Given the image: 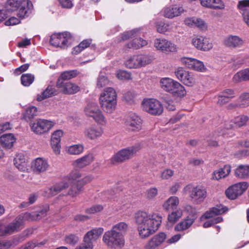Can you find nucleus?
I'll return each instance as SVG.
<instances>
[{
	"label": "nucleus",
	"instance_id": "obj_1",
	"mask_svg": "<svg viewBox=\"0 0 249 249\" xmlns=\"http://www.w3.org/2000/svg\"><path fill=\"white\" fill-rule=\"evenodd\" d=\"M134 219L138 225L141 237L146 238L154 233L161 223V217L156 213L139 211L135 213Z\"/></svg>",
	"mask_w": 249,
	"mask_h": 249
},
{
	"label": "nucleus",
	"instance_id": "obj_2",
	"mask_svg": "<svg viewBox=\"0 0 249 249\" xmlns=\"http://www.w3.org/2000/svg\"><path fill=\"white\" fill-rule=\"evenodd\" d=\"M101 107L106 113H113L116 109L117 94L112 88H107L104 89L99 98Z\"/></svg>",
	"mask_w": 249,
	"mask_h": 249
},
{
	"label": "nucleus",
	"instance_id": "obj_3",
	"mask_svg": "<svg viewBox=\"0 0 249 249\" xmlns=\"http://www.w3.org/2000/svg\"><path fill=\"white\" fill-rule=\"evenodd\" d=\"M228 208L222 205H217L216 207H213L209 211H207L200 218L201 220H203L206 219L212 218L213 219L209 220L205 222L203 224L204 228H208L214 225L221 222L223 218L221 216H217L214 218L215 216L220 215L228 211Z\"/></svg>",
	"mask_w": 249,
	"mask_h": 249
},
{
	"label": "nucleus",
	"instance_id": "obj_4",
	"mask_svg": "<svg viewBox=\"0 0 249 249\" xmlns=\"http://www.w3.org/2000/svg\"><path fill=\"white\" fill-rule=\"evenodd\" d=\"M161 88L165 91L178 96H184L186 94L184 87L173 79L165 77L160 80Z\"/></svg>",
	"mask_w": 249,
	"mask_h": 249
},
{
	"label": "nucleus",
	"instance_id": "obj_5",
	"mask_svg": "<svg viewBox=\"0 0 249 249\" xmlns=\"http://www.w3.org/2000/svg\"><path fill=\"white\" fill-rule=\"evenodd\" d=\"M142 148V144L138 143L132 146L122 149L112 157L111 161L113 164L124 162L133 157Z\"/></svg>",
	"mask_w": 249,
	"mask_h": 249
},
{
	"label": "nucleus",
	"instance_id": "obj_6",
	"mask_svg": "<svg viewBox=\"0 0 249 249\" xmlns=\"http://www.w3.org/2000/svg\"><path fill=\"white\" fill-rule=\"evenodd\" d=\"M103 241L108 248H122L124 245L123 235L111 229L105 232L103 237Z\"/></svg>",
	"mask_w": 249,
	"mask_h": 249
},
{
	"label": "nucleus",
	"instance_id": "obj_7",
	"mask_svg": "<svg viewBox=\"0 0 249 249\" xmlns=\"http://www.w3.org/2000/svg\"><path fill=\"white\" fill-rule=\"evenodd\" d=\"M84 112L87 116L92 118L98 124L101 125L106 124L107 120L97 103L88 104L84 109Z\"/></svg>",
	"mask_w": 249,
	"mask_h": 249
},
{
	"label": "nucleus",
	"instance_id": "obj_8",
	"mask_svg": "<svg viewBox=\"0 0 249 249\" xmlns=\"http://www.w3.org/2000/svg\"><path fill=\"white\" fill-rule=\"evenodd\" d=\"M143 109L147 112L154 115L161 114L163 110L160 101L155 99H144L142 103Z\"/></svg>",
	"mask_w": 249,
	"mask_h": 249
},
{
	"label": "nucleus",
	"instance_id": "obj_9",
	"mask_svg": "<svg viewBox=\"0 0 249 249\" xmlns=\"http://www.w3.org/2000/svg\"><path fill=\"white\" fill-rule=\"evenodd\" d=\"M71 36L70 33L53 34L50 39V43L53 46L65 49L71 44Z\"/></svg>",
	"mask_w": 249,
	"mask_h": 249
},
{
	"label": "nucleus",
	"instance_id": "obj_10",
	"mask_svg": "<svg viewBox=\"0 0 249 249\" xmlns=\"http://www.w3.org/2000/svg\"><path fill=\"white\" fill-rule=\"evenodd\" d=\"M53 122L44 120L38 119L30 124L31 130L36 134H42L48 132L54 125Z\"/></svg>",
	"mask_w": 249,
	"mask_h": 249
},
{
	"label": "nucleus",
	"instance_id": "obj_11",
	"mask_svg": "<svg viewBox=\"0 0 249 249\" xmlns=\"http://www.w3.org/2000/svg\"><path fill=\"white\" fill-rule=\"evenodd\" d=\"M142 124L141 118L135 113H130L125 120V125L129 131H140L142 128Z\"/></svg>",
	"mask_w": 249,
	"mask_h": 249
},
{
	"label": "nucleus",
	"instance_id": "obj_12",
	"mask_svg": "<svg viewBox=\"0 0 249 249\" xmlns=\"http://www.w3.org/2000/svg\"><path fill=\"white\" fill-rule=\"evenodd\" d=\"M154 47L163 53L177 52V46L171 41L163 38H156L154 40Z\"/></svg>",
	"mask_w": 249,
	"mask_h": 249
},
{
	"label": "nucleus",
	"instance_id": "obj_13",
	"mask_svg": "<svg viewBox=\"0 0 249 249\" xmlns=\"http://www.w3.org/2000/svg\"><path fill=\"white\" fill-rule=\"evenodd\" d=\"M249 186L246 182L236 183L229 187L226 191L227 196L231 199H234L241 195Z\"/></svg>",
	"mask_w": 249,
	"mask_h": 249
},
{
	"label": "nucleus",
	"instance_id": "obj_14",
	"mask_svg": "<svg viewBox=\"0 0 249 249\" xmlns=\"http://www.w3.org/2000/svg\"><path fill=\"white\" fill-rule=\"evenodd\" d=\"M191 43L197 49L203 51H208L213 47L212 43L209 38L202 36H192Z\"/></svg>",
	"mask_w": 249,
	"mask_h": 249
},
{
	"label": "nucleus",
	"instance_id": "obj_15",
	"mask_svg": "<svg viewBox=\"0 0 249 249\" xmlns=\"http://www.w3.org/2000/svg\"><path fill=\"white\" fill-rule=\"evenodd\" d=\"M174 73L176 77L186 86L191 87L196 83L193 74L182 67L178 68Z\"/></svg>",
	"mask_w": 249,
	"mask_h": 249
},
{
	"label": "nucleus",
	"instance_id": "obj_16",
	"mask_svg": "<svg viewBox=\"0 0 249 249\" xmlns=\"http://www.w3.org/2000/svg\"><path fill=\"white\" fill-rule=\"evenodd\" d=\"M104 133L102 127L92 124L86 127L84 134L86 138L90 140H95L101 137Z\"/></svg>",
	"mask_w": 249,
	"mask_h": 249
},
{
	"label": "nucleus",
	"instance_id": "obj_17",
	"mask_svg": "<svg viewBox=\"0 0 249 249\" xmlns=\"http://www.w3.org/2000/svg\"><path fill=\"white\" fill-rule=\"evenodd\" d=\"M244 43V40L241 37L236 35H228L223 40L224 45L231 49L241 48Z\"/></svg>",
	"mask_w": 249,
	"mask_h": 249
},
{
	"label": "nucleus",
	"instance_id": "obj_18",
	"mask_svg": "<svg viewBox=\"0 0 249 249\" xmlns=\"http://www.w3.org/2000/svg\"><path fill=\"white\" fill-rule=\"evenodd\" d=\"M31 168L36 174L43 173L49 170L50 165L47 160L43 158H37L31 163Z\"/></svg>",
	"mask_w": 249,
	"mask_h": 249
},
{
	"label": "nucleus",
	"instance_id": "obj_19",
	"mask_svg": "<svg viewBox=\"0 0 249 249\" xmlns=\"http://www.w3.org/2000/svg\"><path fill=\"white\" fill-rule=\"evenodd\" d=\"M190 197L196 203L203 202L207 196V192L204 187L196 186L192 188L191 192Z\"/></svg>",
	"mask_w": 249,
	"mask_h": 249
},
{
	"label": "nucleus",
	"instance_id": "obj_20",
	"mask_svg": "<svg viewBox=\"0 0 249 249\" xmlns=\"http://www.w3.org/2000/svg\"><path fill=\"white\" fill-rule=\"evenodd\" d=\"M166 237V234L164 232H160L154 235L144 245V249H156L164 242Z\"/></svg>",
	"mask_w": 249,
	"mask_h": 249
},
{
	"label": "nucleus",
	"instance_id": "obj_21",
	"mask_svg": "<svg viewBox=\"0 0 249 249\" xmlns=\"http://www.w3.org/2000/svg\"><path fill=\"white\" fill-rule=\"evenodd\" d=\"M33 4L29 0H22L19 1L18 15L22 18L28 17L32 12Z\"/></svg>",
	"mask_w": 249,
	"mask_h": 249
},
{
	"label": "nucleus",
	"instance_id": "obj_22",
	"mask_svg": "<svg viewBox=\"0 0 249 249\" xmlns=\"http://www.w3.org/2000/svg\"><path fill=\"white\" fill-rule=\"evenodd\" d=\"M103 231L104 229L102 228L93 229L88 231L84 237V243L93 246L92 242L98 239Z\"/></svg>",
	"mask_w": 249,
	"mask_h": 249
},
{
	"label": "nucleus",
	"instance_id": "obj_23",
	"mask_svg": "<svg viewBox=\"0 0 249 249\" xmlns=\"http://www.w3.org/2000/svg\"><path fill=\"white\" fill-rule=\"evenodd\" d=\"M69 184L65 181H62L57 183L51 188H48L44 191V196L49 197L54 196L63 190L68 188Z\"/></svg>",
	"mask_w": 249,
	"mask_h": 249
},
{
	"label": "nucleus",
	"instance_id": "obj_24",
	"mask_svg": "<svg viewBox=\"0 0 249 249\" xmlns=\"http://www.w3.org/2000/svg\"><path fill=\"white\" fill-rule=\"evenodd\" d=\"M63 134V132L62 130H57L54 131L52 135L51 145L53 152L56 155L59 154L60 152V142Z\"/></svg>",
	"mask_w": 249,
	"mask_h": 249
},
{
	"label": "nucleus",
	"instance_id": "obj_25",
	"mask_svg": "<svg viewBox=\"0 0 249 249\" xmlns=\"http://www.w3.org/2000/svg\"><path fill=\"white\" fill-rule=\"evenodd\" d=\"M92 154H88L79 158L72 162V166L76 169H82L89 165L93 160Z\"/></svg>",
	"mask_w": 249,
	"mask_h": 249
},
{
	"label": "nucleus",
	"instance_id": "obj_26",
	"mask_svg": "<svg viewBox=\"0 0 249 249\" xmlns=\"http://www.w3.org/2000/svg\"><path fill=\"white\" fill-rule=\"evenodd\" d=\"M235 97V91L232 89H225L222 91L218 95L217 104L223 105L228 103L231 99Z\"/></svg>",
	"mask_w": 249,
	"mask_h": 249
},
{
	"label": "nucleus",
	"instance_id": "obj_27",
	"mask_svg": "<svg viewBox=\"0 0 249 249\" xmlns=\"http://www.w3.org/2000/svg\"><path fill=\"white\" fill-rule=\"evenodd\" d=\"M184 12L182 7L174 5L173 7H168L164 8L162 11V15L165 18H172L174 17L179 16Z\"/></svg>",
	"mask_w": 249,
	"mask_h": 249
},
{
	"label": "nucleus",
	"instance_id": "obj_28",
	"mask_svg": "<svg viewBox=\"0 0 249 249\" xmlns=\"http://www.w3.org/2000/svg\"><path fill=\"white\" fill-rule=\"evenodd\" d=\"M19 231L22 228L24 221L36 220L35 213H24L17 216L14 220Z\"/></svg>",
	"mask_w": 249,
	"mask_h": 249
},
{
	"label": "nucleus",
	"instance_id": "obj_29",
	"mask_svg": "<svg viewBox=\"0 0 249 249\" xmlns=\"http://www.w3.org/2000/svg\"><path fill=\"white\" fill-rule=\"evenodd\" d=\"M18 231L19 230L16 224L15 220L7 225H5L3 223L0 222V236L11 234L14 232Z\"/></svg>",
	"mask_w": 249,
	"mask_h": 249
},
{
	"label": "nucleus",
	"instance_id": "obj_30",
	"mask_svg": "<svg viewBox=\"0 0 249 249\" xmlns=\"http://www.w3.org/2000/svg\"><path fill=\"white\" fill-rule=\"evenodd\" d=\"M16 167L20 171L25 172L28 170V161L22 153L17 154L14 159Z\"/></svg>",
	"mask_w": 249,
	"mask_h": 249
},
{
	"label": "nucleus",
	"instance_id": "obj_31",
	"mask_svg": "<svg viewBox=\"0 0 249 249\" xmlns=\"http://www.w3.org/2000/svg\"><path fill=\"white\" fill-rule=\"evenodd\" d=\"M16 139L11 133L4 134L0 137V143L5 148L10 149L13 147Z\"/></svg>",
	"mask_w": 249,
	"mask_h": 249
},
{
	"label": "nucleus",
	"instance_id": "obj_32",
	"mask_svg": "<svg viewBox=\"0 0 249 249\" xmlns=\"http://www.w3.org/2000/svg\"><path fill=\"white\" fill-rule=\"evenodd\" d=\"M78 74L76 71H65L61 74L58 79L56 83L57 87H61L63 86V84L65 83V80H68L75 77Z\"/></svg>",
	"mask_w": 249,
	"mask_h": 249
},
{
	"label": "nucleus",
	"instance_id": "obj_33",
	"mask_svg": "<svg viewBox=\"0 0 249 249\" xmlns=\"http://www.w3.org/2000/svg\"><path fill=\"white\" fill-rule=\"evenodd\" d=\"M234 175L240 179L249 178V165H239L235 169Z\"/></svg>",
	"mask_w": 249,
	"mask_h": 249
},
{
	"label": "nucleus",
	"instance_id": "obj_34",
	"mask_svg": "<svg viewBox=\"0 0 249 249\" xmlns=\"http://www.w3.org/2000/svg\"><path fill=\"white\" fill-rule=\"evenodd\" d=\"M230 172L231 166L229 165H226L223 168L214 171L212 175V178L217 180H219L222 178L226 177Z\"/></svg>",
	"mask_w": 249,
	"mask_h": 249
},
{
	"label": "nucleus",
	"instance_id": "obj_35",
	"mask_svg": "<svg viewBox=\"0 0 249 249\" xmlns=\"http://www.w3.org/2000/svg\"><path fill=\"white\" fill-rule=\"evenodd\" d=\"M179 204V199L177 196H170L163 204L162 207L164 210L169 211L176 209Z\"/></svg>",
	"mask_w": 249,
	"mask_h": 249
},
{
	"label": "nucleus",
	"instance_id": "obj_36",
	"mask_svg": "<svg viewBox=\"0 0 249 249\" xmlns=\"http://www.w3.org/2000/svg\"><path fill=\"white\" fill-rule=\"evenodd\" d=\"M57 88L60 89L61 91L65 94H74L80 89L77 85L71 82H66L61 87Z\"/></svg>",
	"mask_w": 249,
	"mask_h": 249
},
{
	"label": "nucleus",
	"instance_id": "obj_37",
	"mask_svg": "<svg viewBox=\"0 0 249 249\" xmlns=\"http://www.w3.org/2000/svg\"><path fill=\"white\" fill-rule=\"evenodd\" d=\"M232 80L236 83L242 81H249V68L237 72L234 75Z\"/></svg>",
	"mask_w": 249,
	"mask_h": 249
},
{
	"label": "nucleus",
	"instance_id": "obj_38",
	"mask_svg": "<svg viewBox=\"0 0 249 249\" xmlns=\"http://www.w3.org/2000/svg\"><path fill=\"white\" fill-rule=\"evenodd\" d=\"M57 94V91L52 86H49L40 95L37 96V100L40 101Z\"/></svg>",
	"mask_w": 249,
	"mask_h": 249
},
{
	"label": "nucleus",
	"instance_id": "obj_39",
	"mask_svg": "<svg viewBox=\"0 0 249 249\" xmlns=\"http://www.w3.org/2000/svg\"><path fill=\"white\" fill-rule=\"evenodd\" d=\"M147 44V41L142 38H135L127 44V47L129 49H138L144 47Z\"/></svg>",
	"mask_w": 249,
	"mask_h": 249
},
{
	"label": "nucleus",
	"instance_id": "obj_40",
	"mask_svg": "<svg viewBox=\"0 0 249 249\" xmlns=\"http://www.w3.org/2000/svg\"><path fill=\"white\" fill-rule=\"evenodd\" d=\"M91 43L92 39H86L83 40L78 45L73 48L72 53L75 55L80 53L83 50L89 47Z\"/></svg>",
	"mask_w": 249,
	"mask_h": 249
},
{
	"label": "nucleus",
	"instance_id": "obj_41",
	"mask_svg": "<svg viewBox=\"0 0 249 249\" xmlns=\"http://www.w3.org/2000/svg\"><path fill=\"white\" fill-rule=\"evenodd\" d=\"M194 218H187L179 222L175 228L176 231H180L188 229L194 222Z\"/></svg>",
	"mask_w": 249,
	"mask_h": 249
},
{
	"label": "nucleus",
	"instance_id": "obj_42",
	"mask_svg": "<svg viewBox=\"0 0 249 249\" xmlns=\"http://www.w3.org/2000/svg\"><path fill=\"white\" fill-rule=\"evenodd\" d=\"M18 237H15L10 240L0 241V249H8L12 246H16L20 243Z\"/></svg>",
	"mask_w": 249,
	"mask_h": 249
},
{
	"label": "nucleus",
	"instance_id": "obj_43",
	"mask_svg": "<svg viewBox=\"0 0 249 249\" xmlns=\"http://www.w3.org/2000/svg\"><path fill=\"white\" fill-rule=\"evenodd\" d=\"M83 191V186L82 184L78 182V183L71 186L68 194L72 197H75L82 193Z\"/></svg>",
	"mask_w": 249,
	"mask_h": 249
},
{
	"label": "nucleus",
	"instance_id": "obj_44",
	"mask_svg": "<svg viewBox=\"0 0 249 249\" xmlns=\"http://www.w3.org/2000/svg\"><path fill=\"white\" fill-rule=\"evenodd\" d=\"M137 55L140 68L150 64L153 61V58L149 55L140 54Z\"/></svg>",
	"mask_w": 249,
	"mask_h": 249
},
{
	"label": "nucleus",
	"instance_id": "obj_45",
	"mask_svg": "<svg viewBox=\"0 0 249 249\" xmlns=\"http://www.w3.org/2000/svg\"><path fill=\"white\" fill-rule=\"evenodd\" d=\"M119 233H121L122 235L124 236V234L126 232L128 229L127 224L124 222H119L114 225L111 228Z\"/></svg>",
	"mask_w": 249,
	"mask_h": 249
},
{
	"label": "nucleus",
	"instance_id": "obj_46",
	"mask_svg": "<svg viewBox=\"0 0 249 249\" xmlns=\"http://www.w3.org/2000/svg\"><path fill=\"white\" fill-rule=\"evenodd\" d=\"M182 215V211L180 209L177 210L168 215V222L173 224L176 222Z\"/></svg>",
	"mask_w": 249,
	"mask_h": 249
},
{
	"label": "nucleus",
	"instance_id": "obj_47",
	"mask_svg": "<svg viewBox=\"0 0 249 249\" xmlns=\"http://www.w3.org/2000/svg\"><path fill=\"white\" fill-rule=\"evenodd\" d=\"M125 66L130 69L139 68V64L138 61V55H135L129 58L125 61Z\"/></svg>",
	"mask_w": 249,
	"mask_h": 249
},
{
	"label": "nucleus",
	"instance_id": "obj_48",
	"mask_svg": "<svg viewBox=\"0 0 249 249\" xmlns=\"http://www.w3.org/2000/svg\"><path fill=\"white\" fill-rule=\"evenodd\" d=\"M239 107H246L249 106V92L242 93L238 99Z\"/></svg>",
	"mask_w": 249,
	"mask_h": 249
},
{
	"label": "nucleus",
	"instance_id": "obj_49",
	"mask_svg": "<svg viewBox=\"0 0 249 249\" xmlns=\"http://www.w3.org/2000/svg\"><path fill=\"white\" fill-rule=\"evenodd\" d=\"M34 75L30 73L22 74L20 78L21 84L26 87L30 86L34 82Z\"/></svg>",
	"mask_w": 249,
	"mask_h": 249
},
{
	"label": "nucleus",
	"instance_id": "obj_50",
	"mask_svg": "<svg viewBox=\"0 0 249 249\" xmlns=\"http://www.w3.org/2000/svg\"><path fill=\"white\" fill-rule=\"evenodd\" d=\"M157 32L160 33H165L170 31L172 29V26L169 23H159L156 24Z\"/></svg>",
	"mask_w": 249,
	"mask_h": 249
},
{
	"label": "nucleus",
	"instance_id": "obj_51",
	"mask_svg": "<svg viewBox=\"0 0 249 249\" xmlns=\"http://www.w3.org/2000/svg\"><path fill=\"white\" fill-rule=\"evenodd\" d=\"M84 150V146L82 144H75L70 146L68 152L71 155H79Z\"/></svg>",
	"mask_w": 249,
	"mask_h": 249
},
{
	"label": "nucleus",
	"instance_id": "obj_52",
	"mask_svg": "<svg viewBox=\"0 0 249 249\" xmlns=\"http://www.w3.org/2000/svg\"><path fill=\"white\" fill-rule=\"evenodd\" d=\"M249 119L247 116L240 115L234 118L233 123L236 126L241 127L246 125Z\"/></svg>",
	"mask_w": 249,
	"mask_h": 249
},
{
	"label": "nucleus",
	"instance_id": "obj_53",
	"mask_svg": "<svg viewBox=\"0 0 249 249\" xmlns=\"http://www.w3.org/2000/svg\"><path fill=\"white\" fill-rule=\"evenodd\" d=\"M19 1L16 0H8L6 4V9L8 12H13L18 9Z\"/></svg>",
	"mask_w": 249,
	"mask_h": 249
},
{
	"label": "nucleus",
	"instance_id": "obj_54",
	"mask_svg": "<svg viewBox=\"0 0 249 249\" xmlns=\"http://www.w3.org/2000/svg\"><path fill=\"white\" fill-rule=\"evenodd\" d=\"M210 5V9L214 10H223L225 7V4L223 0H212Z\"/></svg>",
	"mask_w": 249,
	"mask_h": 249
},
{
	"label": "nucleus",
	"instance_id": "obj_55",
	"mask_svg": "<svg viewBox=\"0 0 249 249\" xmlns=\"http://www.w3.org/2000/svg\"><path fill=\"white\" fill-rule=\"evenodd\" d=\"M237 7L242 14L249 12V0H242L238 2Z\"/></svg>",
	"mask_w": 249,
	"mask_h": 249
},
{
	"label": "nucleus",
	"instance_id": "obj_56",
	"mask_svg": "<svg viewBox=\"0 0 249 249\" xmlns=\"http://www.w3.org/2000/svg\"><path fill=\"white\" fill-rule=\"evenodd\" d=\"M37 108L34 106L29 107L27 108L24 114L25 119H30L36 115Z\"/></svg>",
	"mask_w": 249,
	"mask_h": 249
},
{
	"label": "nucleus",
	"instance_id": "obj_57",
	"mask_svg": "<svg viewBox=\"0 0 249 249\" xmlns=\"http://www.w3.org/2000/svg\"><path fill=\"white\" fill-rule=\"evenodd\" d=\"M206 69L203 62L195 59L192 70L197 71L203 72Z\"/></svg>",
	"mask_w": 249,
	"mask_h": 249
},
{
	"label": "nucleus",
	"instance_id": "obj_58",
	"mask_svg": "<svg viewBox=\"0 0 249 249\" xmlns=\"http://www.w3.org/2000/svg\"><path fill=\"white\" fill-rule=\"evenodd\" d=\"M195 59L193 58L183 57L180 59V62L186 68L192 69L193 64H194L195 62Z\"/></svg>",
	"mask_w": 249,
	"mask_h": 249
},
{
	"label": "nucleus",
	"instance_id": "obj_59",
	"mask_svg": "<svg viewBox=\"0 0 249 249\" xmlns=\"http://www.w3.org/2000/svg\"><path fill=\"white\" fill-rule=\"evenodd\" d=\"M49 209L48 205L45 206L43 208L39 210L36 212L35 213L36 220H40L42 218L45 216L47 214V213Z\"/></svg>",
	"mask_w": 249,
	"mask_h": 249
},
{
	"label": "nucleus",
	"instance_id": "obj_60",
	"mask_svg": "<svg viewBox=\"0 0 249 249\" xmlns=\"http://www.w3.org/2000/svg\"><path fill=\"white\" fill-rule=\"evenodd\" d=\"M116 77L121 80H129L131 78L130 73L123 70H118L117 71Z\"/></svg>",
	"mask_w": 249,
	"mask_h": 249
},
{
	"label": "nucleus",
	"instance_id": "obj_61",
	"mask_svg": "<svg viewBox=\"0 0 249 249\" xmlns=\"http://www.w3.org/2000/svg\"><path fill=\"white\" fill-rule=\"evenodd\" d=\"M45 242H29L22 246L19 249H34L36 247H41L45 244Z\"/></svg>",
	"mask_w": 249,
	"mask_h": 249
},
{
	"label": "nucleus",
	"instance_id": "obj_62",
	"mask_svg": "<svg viewBox=\"0 0 249 249\" xmlns=\"http://www.w3.org/2000/svg\"><path fill=\"white\" fill-rule=\"evenodd\" d=\"M109 81L107 78L100 73L98 76L97 81V86L99 88H101L108 84Z\"/></svg>",
	"mask_w": 249,
	"mask_h": 249
},
{
	"label": "nucleus",
	"instance_id": "obj_63",
	"mask_svg": "<svg viewBox=\"0 0 249 249\" xmlns=\"http://www.w3.org/2000/svg\"><path fill=\"white\" fill-rule=\"evenodd\" d=\"M65 241L67 244L73 246L78 243L79 238L75 234H70L66 236Z\"/></svg>",
	"mask_w": 249,
	"mask_h": 249
},
{
	"label": "nucleus",
	"instance_id": "obj_64",
	"mask_svg": "<svg viewBox=\"0 0 249 249\" xmlns=\"http://www.w3.org/2000/svg\"><path fill=\"white\" fill-rule=\"evenodd\" d=\"M81 177V174L79 171L77 170H72L71 172L69 175L68 176V179L71 180L72 181H76L78 183V181L80 180L79 178Z\"/></svg>",
	"mask_w": 249,
	"mask_h": 249
}]
</instances>
